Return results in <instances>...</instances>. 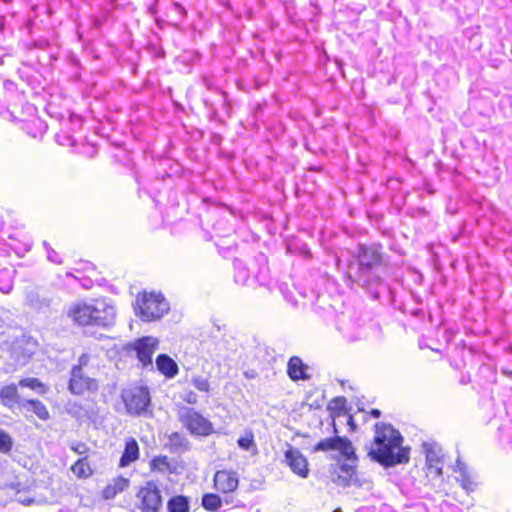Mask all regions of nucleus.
Returning a JSON list of instances; mask_svg holds the SVG:
<instances>
[{
  "instance_id": "obj_1",
  "label": "nucleus",
  "mask_w": 512,
  "mask_h": 512,
  "mask_svg": "<svg viewBox=\"0 0 512 512\" xmlns=\"http://www.w3.org/2000/svg\"><path fill=\"white\" fill-rule=\"evenodd\" d=\"M402 443V435L392 425L377 423L368 455L385 467L407 463L410 459V448L404 447Z\"/></svg>"
},
{
  "instance_id": "obj_2",
  "label": "nucleus",
  "mask_w": 512,
  "mask_h": 512,
  "mask_svg": "<svg viewBox=\"0 0 512 512\" xmlns=\"http://www.w3.org/2000/svg\"><path fill=\"white\" fill-rule=\"evenodd\" d=\"M66 315L79 326H110L115 319V309L103 300L92 302L76 301L66 308Z\"/></svg>"
},
{
  "instance_id": "obj_3",
  "label": "nucleus",
  "mask_w": 512,
  "mask_h": 512,
  "mask_svg": "<svg viewBox=\"0 0 512 512\" xmlns=\"http://www.w3.org/2000/svg\"><path fill=\"white\" fill-rule=\"evenodd\" d=\"M382 256L375 246H360L357 262L349 268V277L362 287H370L380 282L378 274Z\"/></svg>"
},
{
  "instance_id": "obj_4",
  "label": "nucleus",
  "mask_w": 512,
  "mask_h": 512,
  "mask_svg": "<svg viewBox=\"0 0 512 512\" xmlns=\"http://www.w3.org/2000/svg\"><path fill=\"white\" fill-rule=\"evenodd\" d=\"M338 450L350 462L338 465L333 473L332 480L339 486L346 487L350 484L355 473L356 455L352 443L345 437L326 438L314 447V451Z\"/></svg>"
},
{
  "instance_id": "obj_5",
  "label": "nucleus",
  "mask_w": 512,
  "mask_h": 512,
  "mask_svg": "<svg viewBox=\"0 0 512 512\" xmlns=\"http://www.w3.org/2000/svg\"><path fill=\"white\" fill-rule=\"evenodd\" d=\"M134 310L143 321H154L168 312L169 304L161 294L144 292L138 295Z\"/></svg>"
},
{
  "instance_id": "obj_6",
  "label": "nucleus",
  "mask_w": 512,
  "mask_h": 512,
  "mask_svg": "<svg viewBox=\"0 0 512 512\" xmlns=\"http://www.w3.org/2000/svg\"><path fill=\"white\" fill-rule=\"evenodd\" d=\"M178 418L182 425L195 436H208L213 433V424L194 408L181 407Z\"/></svg>"
},
{
  "instance_id": "obj_7",
  "label": "nucleus",
  "mask_w": 512,
  "mask_h": 512,
  "mask_svg": "<svg viewBox=\"0 0 512 512\" xmlns=\"http://www.w3.org/2000/svg\"><path fill=\"white\" fill-rule=\"evenodd\" d=\"M125 408L130 415H141L150 405V394L146 387H132L121 393Z\"/></svg>"
},
{
  "instance_id": "obj_8",
  "label": "nucleus",
  "mask_w": 512,
  "mask_h": 512,
  "mask_svg": "<svg viewBox=\"0 0 512 512\" xmlns=\"http://www.w3.org/2000/svg\"><path fill=\"white\" fill-rule=\"evenodd\" d=\"M137 498L140 501L139 509L142 512H158L162 506L160 490L154 482H147L139 490Z\"/></svg>"
},
{
  "instance_id": "obj_9",
  "label": "nucleus",
  "mask_w": 512,
  "mask_h": 512,
  "mask_svg": "<svg viewBox=\"0 0 512 512\" xmlns=\"http://www.w3.org/2000/svg\"><path fill=\"white\" fill-rule=\"evenodd\" d=\"M423 450L426 456L427 476L441 477L444 464L442 448L436 443H424Z\"/></svg>"
},
{
  "instance_id": "obj_10",
  "label": "nucleus",
  "mask_w": 512,
  "mask_h": 512,
  "mask_svg": "<svg viewBox=\"0 0 512 512\" xmlns=\"http://www.w3.org/2000/svg\"><path fill=\"white\" fill-rule=\"evenodd\" d=\"M98 389L97 381L88 376L80 367H73L69 381V390L72 394L82 395L86 391H96Z\"/></svg>"
},
{
  "instance_id": "obj_11",
  "label": "nucleus",
  "mask_w": 512,
  "mask_h": 512,
  "mask_svg": "<svg viewBox=\"0 0 512 512\" xmlns=\"http://www.w3.org/2000/svg\"><path fill=\"white\" fill-rule=\"evenodd\" d=\"M214 488L223 494L236 491L239 485L237 472L231 470H219L213 478Z\"/></svg>"
},
{
  "instance_id": "obj_12",
  "label": "nucleus",
  "mask_w": 512,
  "mask_h": 512,
  "mask_svg": "<svg viewBox=\"0 0 512 512\" xmlns=\"http://www.w3.org/2000/svg\"><path fill=\"white\" fill-rule=\"evenodd\" d=\"M158 339L154 337H143L134 344L137 358L143 366L152 365V355L157 349Z\"/></svg>"
},
{
  "instance_id": "obj_13",
  "label": "nucleus",
  "mask_w": 512,
  "mask_h": 512,
  "mask_svg": "<svg viewBox=\"0 0 512 512\" xmlns=\"http://www.w3.org/2000/svg\"><path fill=\"white\" fill-rule=\"evenodd\" d=\"M453 470L458 474L455 476V480L460 484L463 490H465L467 493L475 490L476 481L474 473L460 458H457Z\"/></svg>"
},
{
  "instance_id": "obj_14",
  "label": "nucleus",
  "mask_w": 512,
  "mask_h": 512,
  "mask_svg": "<svg viewBox=\"0 0 512 512\" xmlns=\"http://www.w3.org/2000/svg\"><path fill=\"white\" fill-rule=\"evenodd\" d=\"M285 460L294 473L303 478L308 476V462L298 449L290 447L285 452Z\"/></svg>"
},
{
  "instance_id": "obj_15",
  "label": "nucleus",
  "mask_w": 512,
  "mask_h": 512,
  "mask_svg": "<svg viewBox=\"0 0 512 512\" xmlns=\"http://www.w3.org/2000/svg\"><path fill=\"white\" fill-rule=\"evenodd\" d=\"M27 305L38 311L47 312L52 306V299L50 297L39 294L38 292H29L26 298Z\"/></svg>"
},
{
  "instance_id": "obj_16",
  "label": "nucleus",
  "mask_w": 512,
  "mask_h": 512,
  "mask_svg": "<svg viewBox=\"0 0 512 512\" xmlns=\"http://www.w3.org/2000/svg\"><path fill=\"white\" fill-rule=\"evenodd\" d=\"M139 458V445L134 438L126 440L124 452L120 458V467H127Z\"/></svg>"
},
{
  "instance_id": "obj_17",
  "label": "nucleus",
  "mask_w": 512,
  "mask_h": 512,
  "mask_svg": "<svg viewBox=\"0 0 512 512\" xmlns=\"http://www.w3.org/2000/svg\"><path fill=\"white\" fill-rule=\"evenodd\" d=\"M156 366L168 378H172L178 373L176 362L166 354H161L157 357Z\"/></svg>"
},
{
  "instance_id": "obj_18",
  "label": "nucleus",
  "mask_w": 512,
  "mask_h": 512,
  "mask_svg": "<svg viewBox=\"0 0 512 512\" xmlns=\"http://www.w3.org/2000/svg\"><path fill=\"white\" fill-rule=\"evenodd\" d=\"M129 486V480L124 477H117L108 484L103 492L104 499H113L118 493L124 491Z\"/></svg>"
},
{
  "instance_id": "obj_19",
  "label": "nucleus",
  "mask_w": 512,
  "mask_h": 512,
  "mask_svg": "<svg viewBox=\"0 0 512 512\" xmlns=\"http://www.w3.org/2000/svg\"><path fill=\"white\" fill-rule=\"evenodd\" d=\"M305 369L306 367L300 358H290L288 362V375L292 380L308 379L309 377L305 373Z\"/></svg>"
},
{
  "instance_id": "obj_20",
  "label": "nucleus",
  "mask_w": 512,
  "mask_h": 512,
  "mask_svg": "<svg viewBox=\"0 0 512 512\" xmlns=\"http://www.w3.org/2000/svg\"><path fill=\"white\" fill-rule=\"evenodd\" d=\"M0 396L6 405H13L19 402L18 390L15 384L4 386L1 389Z\"/></svg>"
},
{
  "instance_id": "obj_21",
  "label": "nucleus",
  "mask_w": 512,
  "mask_h": 512,
  "mask_svg": "<svg viewBox=\"0 0 512 512\" xmlns=\"http://www.w3.org/2000/svg\"><path fill=\"white\" fill-rule=\"evenodd\" d=\"M167 508L169 512H188V499L184 496H175L168 501Z\"/></svg>"
},
{
  "instance_id": "obj_22",
  "label": "nucleus",
  "mask_w": 512,
  "mask_h": 512,
  "mask_svg": "<svg viewBox=\"0 0 512 512\" xmlns=\"http://www.w3.org/2000/svg\"><path fill=\"white\" fill-rule=\"evenodd\" d=\"M71 470L79 478H86L92 474V469L86 458H81L76 461L72 465Z\"/></svg>"
},
{
  "instance_id": "obj_23",
  "label": "nucleus",
  "mask_w": 512,
  "mask_h": 512,
  "mask_svg": "<svg viewBox=\"0 0 512 512\" xmlns=\"http://www.w3.org/2000/svg\"><path fill=\"white\" fill-rule=\"evenodd\" d=\"M222 505V499L214 493L204 494L202 497V506L208 511H216Z\"/></svg>"
},
{
  "instance_id": "obj_24",
  "label": "nucleus",
  "mask_w": 512,
  "mask_h": 512,
  "mask_svg": "<svg viewBox=\"0 0 512 512\" xmlns=\"http://www.w3.org/2000/svg\"><path fill=\"white\" fill-rule=\"evenodd\" d=\"M27 404L41 420H47L49 418V412L47 408L39 400H29L27 401Z\"/></svg>"
},
{
  "instance_id": "obj_25",
  "label": "nucleus",
  "mask_w": 512,
  "mask_h": 512,
  "mask_svg": "<svg viewBox=\"0 0 512 512\" xmlns=\"http://www.w3.org/2000/svg\"><path fill=\"white\" fill-rule=\"evenodd\" d=\"M12 446L13 441L11 436L4 430L0 429V452L8 453L12 449Z\"/></svg>"
},
{
  "instance_id": "obj_26",
  "label": "nucleus",
  "mask_w": 512,
  "mask_h": 512,
  "mask_svg": "<svg viewBox=\"0 0 512 512\" xmlns=\"http://www.w3.org/2000/svg\"><path fill=\"white\" fill-rule=\"evenodd\" d=\"M19 385L22 387H28L33 390L40 389L41 392H44L43 384L36 378H25L20 380Z\"/></svg>"
},
{
  "instance_id": "obj_27",
  "label": "nucleus",
  "mask_w": 512,
  "mask_h": 512,
  "mask_svg": "<svg viewBox=\"0 0 512 512\" xmlns=\"http://www.w3.org/2000/svg\"><path fill=\"white\" fill-rule=\"evenodd\" d=\"M193 386L202 392H208L210 385L207 378L204 377H194L192 379Z\"/></svg>"
},
{
  "instance_id": "obj_28",
  "label": "nucleus",
  "mask_w": 512,
  "mask_h": 512,
  "mask_svg": "<svg viewBox=\"0 0 512 512\" xmlns=\"http://www.w3.org/2000/svg\"><path fill=\"white\" fill-rule=\"evenodd\" d=\"M44 245H45L46 250H47V258H48V260L53 262V263H55V264H61L62 263V259L59 256V254L54 249H52L46 242H44Z\"/></svg>"
},
{
  "instance_id": "obj_29",
  "label": "nucleus",
  "mask_w": 512,
  "mask_h": 512,
  "mask_svg": "<svg viewBox=\"0 0 512 512\" xmlns=\"http://www.w3.org/2000/svg\"><path fill=\"white\" fill-rule=\"evenodd\" d=\"M240 448L244 450H249L251 446L254 444L252 436L241 437L237 441Z\"/></svg>"
},
{
  "instance_id": "obj_30",
  "label": "nucleus",
  "mask_w": 512,
  "mask_h": 512,
  "mask_svg": "<svg viewBox=\"0 0 512 512\" xmlns=\"http://www.w3.org/2000/svg\"><path fill=\"white\" fill-rule=\"evenodd\" d=\"M170 442L171 444L173 445H179V446H182V447H186L187 446V441L185 438H183L180 434L178 433H173L171 436H170Z\"/></svg>"
},
{
  "instance_id": "obj_31",
  "label": "nucleus",
  "mask_w": 512,
  "mask_h": 512,
  "mask_svg": "<svg viewBox=\"0 0 512 512\" xmlns=\"http://www.w3.org/2000/svg\"><path fill=\"white\" fill-rule=\"evenodd\" d=\"M90 357L88 354H82L78 359V364L74 367H80L81 370H84V367H86L89 363Z\"/></svg>"
},
{
  "instance_id": "obj_32",
  "label": "nucleus",
  "mask_w": 512,
  "mask_h": 512,
  "mask_svg": "<svg viewBox=\"0 0 512 512\" xmlns=\"http://www.w3.org/2000/svg\"><path fill=\"white\" fill-rule=\"evenodd\" d=\"M71 450H73L77 454H84L87 451V447L83 443H73L71 445Z\"/></svg>"
},
{
  "instance_id": "obj_33",
  "label": "nucleus",
  "mask_w": 512,
  "mask_h": 512,
  "mask_svg": "<svg viewBox=\"0 0 512 512\" xmlns=\"http://www.w3.org/2000/svg\"><path fill=\"white\" fill-rule=\"evenodd\" d=\"M183 400L189 404H195L197 402V395L190 391L186 393V395L183 397Z\"/></svg>"
},
{
  "instance_id": "obj_34",
  "label": "nucleus",
  "mask_w": 512,
  "mask_h": 512,
  "mask_svg": "<svg viewBox=\"0 0 512 512\" xmlns=\"http://www.w3.org/2000/svg\"><path fill=\"white\" fill-rule=\"evenodd\" d=\"M371 415H372L374 418H379V417H380V415H381V412H380V410H378V409H372V411H371Z\"/></svg>"
},
{
  "instance_id": "obj_35",
  "label": "nucleus",
  "mask_w": 512,
  "mask_h": 512,
  "mask_svg": "<svg viewBox=\"0 0 512 512\" xmlns=\"http://www.w3.org/2000/svg\"><path fill=\"white\" fill-rule=\"evenodd\" d=\"M344 402V398H336L333 400V403L337 404V405H340V403L342 404Z\"/></svg>"
},
{
  "instance_id": "obj_36",
  "label": "nucleus",
  "mask_w": 512,
  "mask_h": 512,
  "mask_svg": "<svg viewBox=\"0 0 512 512\" xmlns=\"http://www.w3.org/2000/svg\"><path fill=\"white\" fill-rule=\"evenodd\" d=\"M333 512H342V510L340 508H338V509H335Z\"/></svg>"
}]
</instances>
